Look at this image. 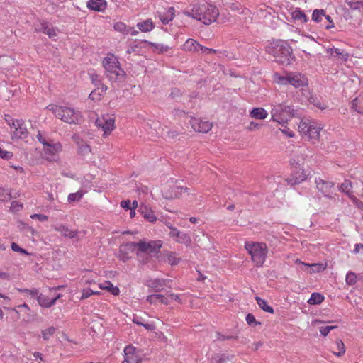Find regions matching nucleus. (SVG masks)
I'll return each instance as SVG.
<instances>
[{"instance_id":"bf43d9fd","label":"nucleus","mask_w":363,"mask_h":363,"mask_svg":"<svg viewBox=\"0 0 363 363\" xmlns=\"http://www.w3.org/2000/svg\"><path fill=\"white\" fill-rule=\"evenodd\" d=\"M327 20V23H324L323 24V26L326 28V29H330L334 27V23L330 18V16H327L326 17V19Z\"/></svg>"},{"instance_id":"3c124183","label":"nucleus","mask_w":363,"mask_h":363,"mask_svg":"<svg viewBox=\"0 0 363 363\" xmlns=\"http://www.w3.org/2000/svg\"><path fill=\"white\" fill-rule=\"evenodd\" d=\"M11 250L14 252H19L23 255H28V252L25 250L19 247L16 242H12L11 245Z\"/></svg>"},{"instance_id":"49530a36","label":"nucleus","mask_w":363,"mask_h":363,"mask_svg":"<svg viewBox=\"0 0 363 363\" xmlns=\"http://www.w3.org/2000/svg\"><path fill=\"white\" fill-rule=\"evenodd\" d=\"M93 294H99V291H95L92 289L87 288L82 290V296L80 299H86Z\"/></svg>"},{"instance_id":"37998d69","label":"nucleus","mask_w":363,"mask_h":363,"mask_svg":"<svg viewBox=\"0 0 363 363\" xmlns=\"http://www.w3.org/2000/svg\"><path fill=\"white\" fill-rule=\"evenodd\" d=\"M84 192L82 191H78L76 193H72L68 195V201L69 202L79 201L84 196Z\"/></svg>"},{"instance_id":"ddd939ff","label":"nucleus","mask_w":363,"mask_h":363,"mask_svg":"<svg viewBox=\"0 0 363 363\" xmlns=\"http://www.w3.org/2000/svg\"><path fill=\"white\" fill-rule=\"evenodd\" d=\"M124 360L122 363H141L140 355L133 345L126 346L124 350Z\"/></svg>"},{"instance_id":"69168bd1","label":"nucleus","mask_w":363,"mask_h":363,"mask_svg":"<svg viewBox=\"0 0 363 363\" xmlns=\"http://www.w3.org/2000/svg\"><path fill=\"white\" fill-rule=\"evenodd\" d=\"M28 295L30 296L31 297H38V295H39V291L38 289H28V292H27Z\"/></svg>"},{"instance_id":"ea45409f","label":"nucleus","mask_w":363,"mask_h":363,"mask_svg":"<svg viewBox=\"0 0 363 363\" xmlns=\"http://www.w3.org/2000/svg\"><path fill=\"white\" fill-rule=\"evenodd\" d=\"M187 191V188L183 186H175L172 187V194L169 196V198H177L182 195L184 192Z\"/></svg>"},{"instance_id":"c85d7f7f","label":"nucleus","mask_w":363,"mask_h":363,"mask_svg":"<svg viewBox=\"0 0 363 363\" xmlns=\"http://www.w3.org/2000/svg\"><path fill=\"white\" fill-rule=\"evenodd\" d=\"M291 16L294 21L301 22L302 23H306L308 21V18L304 13V12L299 8H296L291 12Z\"/></svg>"},{"instance_id":"f03ea898","label":"nucleus","mask_w":363,"mask_h":363,"mask_svg":"<svg viewBox=\"0 0 363 363\" xmlns=\"http://www.w3.org/2000/svg\"><path fill=\"white\" fill-rule=\"evenodd\" d=\"M102 65L105 69V76L111 82L122 81L125 77V71L121 67L117 57L113 54H108L102 60Z\"/></svg>"},{"instance_id":"6e6d98bb","label":"nucleus","mask_w":363,"mask_h":363,"mask_svg":"<svg viewBox=\"0 0 363 363\" xmlns=\"http://www.w3.org/2000/svg\"><path fill=\"white\" fill-rule=\"evenodd\" d=\"M310 102L313 104L314 106H315L316 107H318L320 109H325V106L323 104H322L320 102V101L316 98L311 97L310 99Z\"/></svg>"},{"instance_id":"423d86ee","label":"nucleus","mask_w":363,"mask_h":363,"mask_svg":"<svg viewBox=\"0 0 363 363\" xmlns=\"http://www.w3.org/2000/svg\"><path fill=\"white\" fill-rule=\"evenodd\" d=\"M271 107V120L281 125L287 124L295 115V110L286 103L272 104Z\"/></svg>"},{"instance_id":"052dcab7","label":"nucleus","mask_w":363,"mask_h":363,"mask_svg":"<svg viewBox=\"0 0 363 363\" xmlns=\"http://www.w3.org/2000/svg\"><path fill=\"white\" fill-rule=\"evenodd\" d=\"M261 125L256 122H251L247 126V129L250 131H253L260 128Z\"/></svg>"},{"instance_id":"e433bc0d","label":"nucleus","mask_w":363,"mask_h":363,"mask_svg":"<svg viewBox=\"0 0 363 363\" xmlns=\"http://www.w3.org/2000/svg\"><path fill=\"white\" fill-rule=\"evenodd\" d=\"M324 300V296L319 293H313L308 300L310 305H315L321 303Z\"/></svg>"},{"instance_id":"7c9ffc66","label":"nucleus","mask_w":363,"mask_h":363,"mask_svg":"<svg viewBox=\"0 0 363 363\" xmlns=\"http://www.w3.org/2000/svg\"><path fill=\"white\" fill-rule=\"evenodd\" d=\"M137 27L142 32H150L154 29L155 26L151 19H147L144 21L138 22Z\"/></svg>"},{"instance_id":"7ed1b4c3","label":"nucleus","mask_w":363,"mask_h":363,"mask_svg":"<svg viewBox=\"0 0 363 363\" xmlns=\"http://www.w3.org/2000/svg\"><path fill=\"white\" fill-rule=\"evenodd\" d=\"M265 50L280 63H289L292 55V48L286 41L282 40L270 43L266 46Z\"/></svg>"},{"instance_id":"4be33fe9","label":"nucleus","mask_w":363,"mask_h":363,"mask_svg":"<svg viewBox=\"0 0 363 363\" xmlns=\"http://www.w3.org/2000/svg\"><path fill=\"white\" fill-rule=\"evenodd\" d=\"M53 229L62 234L64 237L69 238H74L77 235L78 231L73 230L68 228V226L63 224H57L53 225Z\"/></svg>"},{"instance_id":"20e7f679","label":"nucleus","mask_w":363,"mask_h":363,"mask_svg":"<svg viewBox=\"0 0 363 363\" xmlns=\"http://www.w3.org/2000/svg\"><path fill=\"white\" fill-rule=\"evenodd\" d=\"M245 249L251 257L256 267H262L267 259L269 250L265 242L247 241L245 242Z\"/></svg>"},{"instance_id":"58836bf2","label":"nucleus","mask_w":363,"mask_h":363,"mask_svg":"<svg viewBox=\"0 0 363 363\" xmlns=\"http://www.w3.org/2000/svg\"><path fill=\"white\" fill-rule=\"evenodd\" d=\"M43 32L47 34L49 38H53L57 36V30L53 27H49L47 23H44L42 24Z\"/></svg>"},{"instance_id":"c03bdc74","label":"nucleus","mask_w":363,"mask_h":363,"mask_svg":"<svg viewBox=\"0 0 363 363\" xmlns=\"http://www.w3.org/2000/svg\"><path fill=\"white\" fill-rule=\"evenodd\" d=\"M347 4L351 9L359 10V11L363 9V1H347Z\"/></svg>"},{"instance_id":"680f3d73","label":"nucleus","mask_w":363,"mask_h":363,"mask_svg":"<svg viewBox=\"0 0 363 363\" xmlns=\"http://www.w3.org/2000/svg\"><path fill=\"white\" fill-rule=\"evenodd\" d=\"M121 206L125 210H130L131 208V202L130 200L122 201Z\"/></svg>"},{"instance_id":"e2e57ef3","label":"nucleus","mask_w":363,"mask_h":363,"mask_svg":"<svg viewBox=\"0 0 363 363\" xmlns=\"http://www.w3.org/2000/svg\"><path fill=\"white\" fill-rule=\"evenodd\" d=\"M167 298H169V302L171 301H177L178 303H181V298H180V297H179V296L178 294H169L167 296Z\"/></svg>"},{"instance_id":"72a5a7b5","label":"nucleus","mask_w":363,"mask_h":363,"mask_svg":"<svg viewBox=\"0 0 363 363\" xmlns=\"http://www.w3.org/2000/svg\"><path fill=\"white\" fill-rule=\"evenodd\" d=\"M14 65V60L9 56L0 57V66L5 69H8Z\"/></svg>"},{"instance_id":"dca6fc26","label":"nucleus","mask_w":363,"mask_h":363,"mask_svg":"<svg viewBox=\"0 0 363 363\" xmlns=\"http://www.w3.org/2000/svg\"><path fill=\"white\" fill-rule=\"evenodd\" d=\"M307 178V175L304 172L303 169L298 167H294L292 171V174L290 179H287L289 184L291 185L298 184Z\"/></svg>"},{"instance_id":"c756f323","label":"nucleus","mask_w":363,"mask_h":363,"mask_svg":"<svg viewBox=\"0 0 363 363\" xmlns=\"http://www.w3.org/2000/svg\"><path fill=\"white\" fill-rule=\"evenodd\" d=\"M99 288L103 290H106L111 292L113 295L117 296L120 293V289L118 286H115L109 281H104L99 284Z\"/></svg>"},{"instance_id":"c9c22d12","label":"nucleus","mask_w":363,"mask_h":363,"mask_svg":"<svg viewBox=\"0 0 363 363\" xmlns=\"http://www.w3.org/2000/svg\"><path fill=\"white\" fill-rule=\"evenodd\" d=\"M335 350H333V354L337 357H341L345 353V347L343 342L340 340H338L335 342Z\"/></svg>"},{"instance_id":"864d4df0","label":"nucleus","mask_w":363,"mask_h":363,"mask_svg":"<svg viewBox=\"0 0 363 363\" xmlns=\"http://www.w3.org/2000/svg\"><path fill=\"white\" fill-rule=\"evenodd\" d=\"M284 128L280 129V130L288 138H294L295 134L294 133L290 130L288 127L283 125Z\"/></svg>"},{"instance_id":"9b49d317","label":"nucleus","mask_w":363,"mask_h":363,"mask_svg":"<svg viewBox=\"0 0 363 363\" xmlns=\"http://www.w3.org/2000/svg\"><path fill=\"white\" fill-rule=\"evenodd\" d=\"M96 125L104 131L103 135L108 136L115 129V119L109 116H102L96 120Z\"/></svg>"},{"instance_id":"393cba45","label":"nucleus","mask_w":363,"mask_h":363,"mask_svg":"<svg viewBox=\"0 0 363 363\" xmlns=\"http://www.w3.org/2000/svg\"><path fill=\"white\" fill-rule=\"evenodd\" d=\"M146 301L150 304H157L158 303H163L164 305H169V301L167 296H164L162 294H152L147 296Z\"/></svg>"},{"instance_id":"bb28decb","label":"nucleus","mask_w":363,"mask_h":363,"mask_svg":"<svg viewBox=\"0 0 363 363\" xmlns=\"http://www.w3.org/2000/svg\"><path fill=\"white\" fill-rule=\"evenodd\" d=\"M327 52L332 57H337L345 61H346L349 57V55L347 52H345L343 50L336 48H330L328 49Z\"/></svg>"},{"instance_id":"9d476101","label":"nucleus","mask_w":363,"mask_h":363,"mask_svg":"<svg viewBox=\"0 0 363 363\" xmlns=\"http://www.w3.org/2000/svg\"><path fill=\"white\" fill-rule=\"evenodd\" d=\"M125 247L130 250H134L135 248L138 249L136 252L137 256H140L141 252L145 253H156L162 247V242L160 240L155 241H140L129 242L125 245Z\"/></svg>"},{"instance_id":"4468645a","label":"nucleus","mask_w":363,"mask_h":363,"mask_svg":"<svg viewBox=\"0 0 363 363\" xmlns=\"http://www.w3.org/2000/svg\"><path fill=\"white\" fill-rule=\"evenodd\" d=\"M170 229L169 235L178 242L189 245L191 242V238L184 232H181L176 228L168 225Z\"/></svg>"},{"instance_id":"6e6552de","label":"nucleus","mask_w":363,"mask_h":363,"mask_svg":"<svg viewBox=\"0 0 363 363\" xmlns=\"http://www.w3.org/2000/svg\"><path fill=\"white\" fill-rule=\"evenodd\" d=\"M274 81L278 84L284 86L290 84L295 88L306 86L308 84V79L303 74L298 72H288L284 76L275 73Z\"/></svg>"},{"instance_id":"774afa93","label":"nucleus","mask_w":363,"mask_h":363,"mask_svg":"<svg viewBox=\"0 0 363 363\" xmlns=\"http://www.w3.org/2000/svg\"><path fill=\"white\" fill-rule=\"evenodd\" d=\"M101 95L100 92H97V89H95L94 91H91V93L89 94V98L91 100H97L99 99V96Z\"/></svg>"},{"instance_id":"a211bd4d","label":"nucleus","mask_w":363,"mask_h":363,"mask_svg":"<svg viewBox=\"0 0 363 363\" xmlns=\"http://www.w3.org/2000/svg\"><path fill=\"white\" fill-rule=\"evenodd\" d=\"M138 211L146 220L150 223H155L157 221V216L152 208L149 206L142 203L139 207Z\"/></svg>"},{"instance_id":"a18cd8bd","label":"nucleus","mask_w":363,"mask_h":363,"mask_svg":"<svg viewBox=\"0 0 363 363\" xmlns=\"http://www.w3.org/2000/svg\"><path fill=\"white\" fill-rule=\"evenodd\" d=\"M56 331V329L55 327L51 326L48 328V329L43 330L42 331V336L43 338L45 340H49L50 337L52 336Z\"/></svg>"},{"instance_id":"5701e85b","label":"nucleus","mask_w":363,"mask_h":363,"mask_svg":"<svg viewBox=\"0 0 363 363\" xmlns=\"http://www.w3.org/2000/svg\"><path fill=\"white\" fill-rule=\"evenodd\" d=\"M74 141L77 144L78 153L82 156H86L91 153V150L89 145L79 138L78 135L73 136Z\"/></svg>"},{"instance_id":"f3484780","label":"nucleus","mask_w":363,"mask_h":363,"mask_svg":"<svg viewBox=\"0 0 363 363\" xmlns=\"http://www.w3.org/2000/svg\"><path fill=\"white\" fill-rule=\"evenodd\" d=\"M167 279H152L146 281L145 285L155 292H160L163 290L167 285Z\"/></svg>"},{"instance_id":"412c9836","label":"nucleus","mask_w":363,"mask_h":363,"mask_svg":"<svg viewBox=\"0 0 363 363\" xmlns=\"http://www.w3.org/2000/svg\"><path fill=\"white\" fill-rule=\"evenodd\" d=\"M86 6L89 10L102 12L107 7V2L106 0H89Z\"/></svg>"},{"instance_id":"a878e982","label":"nucleus","mask_w":363,"mask_h":363,"mask_svg":"<svg viewBox=\"0 0 363 363\" xmlns=\"http://www.w3.org/2000/svg\"><path fill=\"white\" fill-rule=\"evenodd\" d=\"M200 43L192 38H189L184 43L182 48L184 51L199 52Z\"/></svg>"},{"instance_id":"0e129e2a","label":"nucleus","mask_w":363,"mask_h":363,"mask_svg":"<svg viewBox=\"0 0 363 363\" xmlns=\"http://www.w3.org/2000/svg\"><path fill=\"white\" fill-rule=\"evenodd\" d=\"M90 78L91 79L92 83H94L96 86L100 84L101 82L99 79L98 75L96 74H90Z\"/></svg>"},{"instance_id":"cd10ccee","label":"nucleus","mask_w":363,"mask_h":363,"mask_svg":"<svg viewBox=\"0 0 363 363\" xmlns=\"http://www.w3.org/2000/svg\"><path fill=\"white\" fill-rule=\"evenodd\" d=\"M250 116L254 119L264 120L268 116V112L264 108H254L250 112Z\"/></svg>"},{"instance_id":"473e14b6","label":"nucleus","mask_w":363,"mask_h":363,"mask_svg":"<svg viewBox=\"0 0 363 363\" xmlns=\"http://www.w3.org/2000/svg\"><path fill=\"white\" fill-rule=\"evenodd\" d=\"M255 299H256L257 303L259 306V307L261 309H262L264 311L269 313H274L273 308L272 306H270L264 299H262L258 296H257L255 298Z\"/></svg>"},{"instance_id":"4d7b16f0","label":"nucleus","mask_w":363,"mask_h":363,"mask_svg":"<svg viewBox=\"0 0 363 363\" xmlns=\"http://www.w3.org/2000/svg\"><path fill=\"white\" fill-rule=\"evenodd\" d=\"M245 319H246V322L250 325H253L254 324L256 325L257 323L255 316L250 313H249L246 315Z\"/></svg>"},{"instance_id":"f704fd0d","label":"nucleus","mask_w":363,"mask_h":363,"mask_svg":"<svg viewBox=\"0 0 363 363\" xmlns=\"http://www.w3.org/2000/svg\"><path fill=\"white\" fill-rule=\"evenodd\" d=\"M144 43L149 44L151 45L152 48H154L155 51H157L159 53H162L164 52H167L169 50V47L167 45H165L164 44L160 43H155L152 42H149L147 40H144Z\"/></svg>"},{"instance_id":"2f4dec72","label":"nucleus","mask_w":363,"mask_h":363,"mask_svg":"<svg viewBox=\"0 0 363 363\" xmlns=\"http://www.w3.org/2000/svg\"><path fill=\"white\" fill-rule=\"evenodd\" d=\"M327 16L323 9H315L313 11L312 20L316 23H320L323 19H326Z\"/></svg>"},{"instance_id":"338daca9","label":"nucleus","mask_w":363,"mask_h":363,"mask_svg":"<svg viewBox=\"0 0 363 363\" xmlns=\"http://www.w3.org/2000/svg\"><path fill=\"white\" fill-rule=\"evenodd\" d=\"M18 119H14L10 116H8V118H6V121L7 124L11 127L12 129L14 125L16 124V121H18Z\"/></svg>"},{"instance_id":"09e8293b","label":"nucleus","mask_w":363,"mask_h":363,"mask_svg":"<svg viewBox=\"0 0 363 363\" xmlns=\"http://www.w3.org/2000/svg\"><path fill=\"white\" fill-rule=\"evenodd\" d=\"M13 155L11 152L7 151L0 147V157L4 160H10L13 157Z\"/></svg>"},{"instance_id":"79ce46f5","label":"nucleus","mask_w":363,"mask_h":363,"mask_svg":"<svg viewBox=\"0 0 363 363\" xmlns=\"http://www.w3.org/2000/svg\"><path fill=\"white\" fill-rule=\"evenodd\" d=\"M357 280V274L352 272H348L346 274V284L352 286L356 284Z\"/></svg>"},{"instance_id":"6ab92c4d","label":"nucleus","mask_w":363,"mask_h":363,"mask_svg":"<svg viewBox=\"0 0 363 363\" xmlns=\"http://www.w3.org/2000/svg\"><path fill=\"white\" fill-rule=\"evenodd\" d=\"M315 184L318 191L322 192L325 196L330 199L332 198V196L328 195L330 193V189L333 187V184L332 182L323 180L321 178H318L315 179Z\"/></svg>"},{"instance_id":"13d9d810","label":"nucleus","mask_w":363,"mask_h":363,"mask_svg":"<svg viewBox=\"0 0 363 363\" xmlns=\"http://www.w3.org/2000/svg\"><path fill=\"white\" fill-rule=\"evenodd\" d=\"M30 218L32 219H38L40 221H45L48 219V217L47 216L43 215V214H38V213L32 214L30 216Z\"/></svg>"},{"instance_id":"1a4fd4ad","label":"nucleus","mask_w":363,"mask_h":363,"mask_svg":"<svg viewBox=\"0 0 363 363\" xmlns=\"http://www.w3.org/2000/svg\"><path fill=\"white\" fill-rule=\"evenodd\" d=\"M36 138L43 145L45 158L49 161H55L62 150L61 144L53 140H47L40 132L38 133Z\"/></svg>"},{"instance_id":"f8f14e48","label":"nucleus","mask_w":363,"mask_h":363,"mask_svg":"<svg viewBox=\"0 0 363 363\" xmlns=\"http://www.w3.org/2000/svg\"><path fill=\"white\" fill-rule=\"evenodd\" d=\"M28 131L25 124V121L18 119L11 129V137L13 139H24L27 138Z\"/></svg>"},{"instance_id":"f257e3e1","label":"nucleus","mask_w":363,"mask_h":363,"mask_svg":"<svg viewBox=\"0 0 363 363\" xmlns=\"http://www.w3.org/2000/svg\"><path fill=\"white\" fill-rule=\"evenodd\" d=\"M183 13L189 17L202 21L206 25L215 22L219 16L218 9L208 3H197L191 6L190 9H185Z\"/></svg>"},{"instance_id":"aec40b11","label":"nucleus","mask_w":363,"mask_h":363,"mask_svg":"<svg viewBox=\"0 0 363 363\" xmlns=\"http://www.w3.org/2000/svg\"><path fill=\"white\" fill-rule=\"evenodd\" d=\"M61 296L62 295L59 294L55 298H50L45 295L39 294L38 296L37 297V301L40 306L44 308H49L55 305L57 300L59 299Z\"/></svg>"},{"instance_id":"a19ab883","label":"nucleus","mask_w":363,"mask_h":363,"mask_svg":"<svg viewBox=\"0 0 363 363\" xmlns=\"http://www.w3.org/2000/svg\"><path fill=\"white\" fill-rule=\"evenodd\" d=\"M114 30L123 34L128 35V26L123 22H116L113 26Z\"/></svg>"},{"instance_id":"39448f33","label":"nucleus","mask_w":363,"mask_h":363,"mask_svg":"<svg viewBox=\"0 0 363 363\" xmlns=\"http://www.w3.org/2000/svg\"><path fill=\"white\" fill-rule=\"evenodd\" d=\"M47 108L51 111L56 118L67 123L77 124L81 121V112L73 108L66 106L49 105Z\"/></svg>"},{"instance_id":"603ef678","label":"nucleus","mask_w":363,"mask_h":363,"mask_svg":"<svg viewBox=\"0 0 363 363\" xmlns=\"http://www.w3.org/2000/svg\"><path fill=\"white\" fill-rule=\"evenodd\" d=\"M11 211L13 212H17L19 211L23 208V204L20 203L19 202L14 201L11 202Z\"/></svg>"},{"instance_id":"2eb2a0df","label":"nucleus","mask_w":363,"mask_h":363,"mask_svg":"<svg viewBox=\"0 0 363 363\" xmlns=\"http://www.w3.org/2000/svg\"><path fill=\"white\" fill-rule=\"evenodd\" d=\"M190 123L195 131L200 133H207L212 128L211 123L197 118H191Z\"/></svg>"},{"instance_id":"4c0bfd02","label":"nucleus","mask_w":363,"mask_h":363,"mask_svg":"<svg viewBox=\"0 0 363 363\" xmlns=\"http://www.w3.org/2000/svg\"><path fill=\"white\" fill-rule=\"evenodd\" d=\"M351 189L352 184L349 180H345V182L339 186V190L345 193L350 198V196H353Z\"/></svg>"},{"instance_id":"5fc2aeb1","label":"nucleus","mask_w":363,"mask_h":363,"mask_svg":"<svg viewBox=\"0 0 363 363\" xmlns=\"http://www.w3.org/2000/svg\"><path fill=\"white\" fill-rule=\"evenodd\" d=\"M350 199L353 202V203L359 209L363 211V202L359 200L354 196H350Z\"/></svg>"},{"instance_id":"b1692460","label":"nucleus","mask_w":363,"mask_h":363,"mask_svg":"<svg viewBox=\"0 0 363 363\" xmlns=\"http://www.w3.org/2000/svg\"><path fill=\"white\" fill-rule=\"evenodd\" d=\"M157 16L164 25L168 24L174 18V7H169L164 12H157Z\"/></svg>"},{"instance_id":"8fccbe9b","label":"nucleus","mask_w":363,"mask_h":363,"mask_svg":"<svg viewBox=\"0 0 363 363\" xmlns=\"http://www.w3.org/2000/svg\"><path fill=\"white\" fill-rule=\"evenodd\" d=\"M336 328H337L336 325L323 326V327L320 328L319 331L322 335L326 336L330 332V330H332Z\"/></svg>"},{"instance_id":"de8ad7c7","label":"nucleus","mask_w":363,"mask_h":363,"mask_svg":"<svg viewBox=\"0 0 363 363\" xmlns=\"http://www.w3.org/2000/svg\"><path fill=\"white\" fill-rule=\"evenodd\" d=\"M180 261L179 258H177L174 253L171 252L167 256V262L171 265H177Z\"/></svg>"},{"instance_id":"0eeeda50","label":"nucleus","mask_w":363,"mask_h":363,"mask_svg":"<svg viewBox=\"0 0 363 363\" xmlns=\"http://www.w3.org/2000/svg\"><path fill=\"white\" fill-rule=\"evenodd\" d=\"M298 128L303 138L315 143L319 140L320 132L323 130V126L315 121L303 119L299 123Z\"/></svg>"}]
</instances>
